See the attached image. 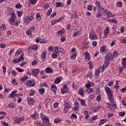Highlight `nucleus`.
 <instances>
[{
    "instance_id": "obj_6",
    "label": "nucleus",
    "mask_w": 126,
    "mask_h": 126,
    "mask_svg": "<svg viewBox=\"0 0 126 126\" xmlns=\"http://www.w3.org/2000/svg\"><path fill=\"white\" fill-rule=\"evenodd\" d=\"M90 39L91 40H96L97 39V36H96V34H95L94 32H92L90 33Z\"/></svg>"
},
{
    "instance_id": "obj_24",
    "label": "nucleus",
    "mask_w": 126,
    "mask_h": 126,
    "mask_svg": "<svg viewBox=\"0 0 126 126\" xmlns=\"http://www.w3.org/2000/svg\"><path fill=\"white\" fill-rule=\"evenodd\" d=\"M78 101H80L81 105H82V106H86V104L85 103V100L81 99L80 98H78Z\"/></svg>"
},
{
    "instance_id": "obj_42",
    "label": "nucleus",
    "mask_w": 126,
    "mask_h": 126,
    "mask_svg": "<svg viewBox=\"0 0 126 126\" xmlns=\"http://www.w3.org/2000/svg\"><path fill=\"white\" fill-rule=\"evenodd\" d=\"M30 95L31 96H34V95H35V91H34L33 90H31V93L30 94Z\"/></svg>"
},
{
    "instance_id": "obj_13",
    "label": "nucleus",
    "mask_w": 126,
    "mask_h": 126,
    "mask_svg": "<svg viewBox=\"0 0 126 126\" xmlns=\"http://www.w3.org/2000/svg\"><path fill=\"white\" fill-rule=\"evenodd\" d=\"M27 100H28V104L30 106H32V105H34V99L33 98L29 97L27 98Z\"/></svg>"
},
{
    "instance_id": "obj_64",
    "label": "nucleus",
    "mask_w": 126,
    "mask_h": 126,
    "mask_svg": "<svg viewBox=\"0 0 126 126\" xmlns=\"http://www.w3.org/2000/svg\"><path fill=\"white\" fill-rule=\"evenodd\" d=\"M115 125L116 126H123V125H122V124H120L119 123H115Z\"/></svg>"
},
{
    "instance_id": "obj_20",
    "label": "nucleus",
    "mask_w": 126,
    "mask_h": 126,
    "mask_svg": "<svg viewBox=\"0 0 126 126\" xmlns=\"http://www.w3.org/2000/svg\"><path fill=\"white\" fill-rule=\"evenodd\" d=\"M24 54L22 53L20 55V58H19V59H18L17 60L18 63H19L20 62H21L22 61H24Z\"/></svg>"
},
{
    "instance_id": "obj_9",
    "label": "nucleus",
    "mask_w": 126,
    "mask_h": 126,
    "mask_svg": "<svg viewBox=\"0 0 126 126\" xmlns=\"http://www.w3.org/2000/svg\"><path fill=\"white\" fill-rule=\"evenodd\" d=\"M39 72L40 70H39V69H35L32 71V74L33 76H37V75L39 74Z\"/></svg>"
},
{
    "instance_id": "obj_51",
    "label": "nucleus",
    "mask_w": 126,
    "mask_h": 126,
    "mask_svg": "<svg viewBox=\"0 0 126 126\" xmlns=\"http://www.w3.org/2000/svg\"><path fill=\"white\" fill-rule=\"evenodd\" d=\"M92 111L94 113H95V112H98V110L97 109L96 107H93L92 108Z\"/></svg>"
},
{
    "instance_id": "obj_14",
    "label": "nucleus",
    "mask_w": 126,
    "mask_h": 126,
    "mask_svg": "<svg viewBox=\"0 0 126 126\" xmlns=\"http://www.w3.org/2000/svg\"><path fill=\"white\" fill-rule=\"evenodd\" d=\"M43 124H45L47 126H51V124L49 123V118L48 117L43 120Z\"/></svg>"
},
{
    "instance_id": "obj_31",
    "label": "nucleus",
    "mask_w": 126,
    "mask_h": 126,
    "mask_svg": "<svg viewBox=\"0 0 126 126\" xmlns=\"http://www.w3.org/2000/svg\"><path fill=\"white\" fill-rule=\"evenodd\" d=\"M51 89L52 91L54 92V93H56V92H57V87H56V85H53L51 86Z\"/></svg>"
},
{
    "instance_id": "obj_21",
    "label": "nucleus",
    "mask_w": 126,
    "mask_h": 126,
    "mask_svg": "<svg viewBox=\"0 0 126 126\" xmlns=\"http://www.w3.org/2000/svg\"><path fill=\"white\" fill-rule=\"evenodd\" d=\"M85 59H86V60H88V61H90V56L89 52H86L85 53Z\"/></svg>"
},
{
    "instance_id": "obj_27",
    "label": "nucleus",
    "mask_w": 126,
    "mask_h": 126,
    "mask_svg": "<svg viewBox=\"0 0 126 126\" xmlns=\"http://www.w3.org/2000/svg\"><path fill=\"white\" fill-rule=\"evenodd\" d=\"M63 34H64V30H60L57 32V35H59V36H63Z\"/></svg>"
},
{
    "instance_id": "obj_15",
    "label": "nucleus",
    "mask_w": 126,
    "mask_h": 126,
    "mask_svg": "<svg viewBox=\"0 0 126 126\" xmlns=\"http://www.w3.org/2000/svg\"><path fill=\"white\" fill-rule=\"evenodd\" d=\"M16 97H18V94H14L13 92L8 95V98H16Z\"/></svg>"
},
{
    "instance_id": "obj_62",
    "label": "nucleus",
    "mask_w": 126,
    "mask_h": 126,
    "mask_svg": "<svg viewBox=\"0 0 126 126\" xmlns=\"http://www.w3.org/2000/svg\"><path fill=\"white\" fill-rule=\"evenodd\" d=\"M93 47H96L97 46V42L96 41L93 42Z\"/></svg>"
},
{
    "instance_id": "obj_44",
    "label": "nucleus",
    "mask_w": 126,
    "mask_h": 126,
    "mask_svg": "<svg viewBox=\"0 0 126 126\" xmlns=\"http://www.w3.org/2000/svg\"><path fill=\"white\" fill-rule=\"evenodd\" d=\"M17 14H18V17H20L22 15V12H20L19 11H17Z\"/></svg>"
},
{
    "instance_id": "obj_28",
    "label": "nucleus",
    "mask_w": 126,
    "mask_h": 126,
    "mask_svg": "<svg viewBox=\"0 0 126 126\" xmlns=\"http://www.w3.org/2000/svg\"><path fill=\"white\" fill-rule=\"evenodd\" d=\"M22 96V94H18V96H17L18 103H21V101H22V98H21Z\"/></svg>"
},
{
    "instance_id": "obj_36",
    "label": "nucleus",
    "mask_w": 126,
    "mask_h": 126,
    "mask_svg": "<svg viewBox=\"0 0 126 126\" xmlns=\"http://www.w3.org/2000/svg\"><path fill=\"white\" fill-rule=\"evenodd\" d=\"M31 33H32V31L31 30H28L26 32V33L28 36H31Z\"/></svg>"
},
{
    "instance_id": "obj_60",
    "label": "nucleus",
    "mask_w": 126,
    "mask_h": 126,
    "mask_svg": "<svg viewBox=\"0 0 126 126\" xmlns=\"http://www.w3.org/2000/svg\"><path fill=\"white\" fill-rule=\"evenodd\" d=\"M88 63L89 64L90 68H91V69L93 68V64H92V63L90 62Z\"/></svg>"
},
{
    "instance_id": "obj_40",
    "label": "nucleus",
    "mask_w": 126,
    "mask_h": 126,
    "mask_svg": "<svg viewBox=\"0 0 126 126\" xmlns=\"http://www.w3.org/2000/svg\"><path fill=\"white\" fill-rule=\"evenodd\" d=\"M38 117V114L37 113H35L34 114L32 115V118H34V119H37Z\"/></svg>"
},
{
    "instance_id": "obj_50",
    "label": "nucleus",
    "mask_w": 126,
    "mask_h": 126,
    "mask_svg": "<svg viewBox=\"0 0 126 126\" xmlns=\"http://www.w3.org/2000/svg\"><path fill=\"white\" fill-rule=\"evenodd\" d=\"M96 100H97L98 102L101 101V95H98L96 97Z\"/></svg>"
},
{
    "instance_id": "obj_10",
    "label": "nucleus",
    "mask_w": 126,
    "mask_h": 126,
    "mask_svg": "<svg viewBox=\"0 0 126 126\" xmlns=\"http://www.w3.org/2000/svg\"><path fill=\"white\" fill-rule=\"evenodd\" d=\"M103 12H104V13L106 14V15L108 16V17H114V16H115V15L112 14V12H111L109 11L104 10Z\"/></svg>"
},
{
    "instance_id": "obj_53",
    "label": "nucleus",
    "mask_w": 126,
    "mask_h": 126,
    "mask_svg": "<svg viewBox=\"0 0 126 126\" xmlns=\"http://www.w3.org/2000/svg\"><path fill=\"white\" fill-rule=\"evenodd\" d=\"M125 115H126V112H122L120 113L119 116H120V117H124V116H125Z\"/></svg>"
},
{
    "instance_id": "obj_26",
    "label": "nucleus",
    "mask_w": 126,
    "mask_h": 126,
    "mask_svg": "<svg viewBox=\"0 0 126 126\" xmlns=\"http://www.w3.org/2000/svg\"><path fill=\"white\" fill-rule=\"evenodd\" d=\"M22 53V49H19L15 53V56L18 57L19 54Z\"/></svg>"
},
{
    "instance_id": "obj_37",
    "label": "nucleus",
    "mask_w": 126,
    "mask_h": 126,
    "mask_svg": "<svg viewBox=\"0 0 126 126\" xmlns=\"http://www.w3.org/2000/svg\"><path fill=\"white\" fill-rule=\"evenodd\" d=\"M0 29H1V30H5L6 29V27H5V25L4 24H2L0 26Z\"/></svg>"
},
{
    "instance_id": "obj_56",
    "label": "nucleus",
    "mask_w": 126,
    "mask_h": 126,
    "mask_svg": "<svg viewBox=\"0 0 126 126\" xmlns=\"http://www.w3.org/2000/svg\"><path fill=\"white\" fill-rule=\"evenodd\" d=\"M58 57V54H53L52 55V58H53V59H56V58H57Z\"/></svg>"
},
{
    "instance_id": "obj_52",
    "label": "nucleus",
    "mask_w": 126,
    "mask_h": 126,
    "mask_svg": "<svg viewBox=\"0 0 126 126\" xmlns=\"http://www.w3.org/2000/svg\"><path fill=\"white\" fill-rule=\"evenodd\" d=\"M11 83L14 84V85H17V82L15 80H12L11 81Z\"/></svg>"
},
{
    "instance_id": "obj_7",
    "label": "nucleus",
    "mask_w": 126,
    "mask_h": 126,
    "mask_svg": "<svg viewBox=\"0 0 126 126\" xmlns=\"http://www.w3.org/2000/svg\"><path fill=\"white\" fill-rule=\"evenodd\" d=\"M67 91H68V89H67V85H64L63 86V88L61 89V93H62V94H64V93H67Z\"/></svg>"
},
{
    "instance_id": "obj_3",
    "label": "nucleus",
    "mask_w": 126,
    "mask_h": 126,
    "mask_svg": "<svg viewBox=\"0 0 126 126\" xmlns=\"http://www.w3.org/2000/svg\"><path fill=\"white\" fill-rule=\"evenodd\" d=\"M10 11L9 12L10 15H12L9 20V23H13L14 21H15V19H16V15H15V13L13 12V9L12 8H10Z\"/></svg>"
},
{
    "instance_id": "obj_54",
    "label": "nucleus",
    "mask_w": 126,
    "mask_h": 126,
    "mask_svg": "<svg viewBox=\"0 0 126 126\" xmlns=\"http://www.w3.org/2000/svg\"><path fill=\"white\" fill-rule=\"evenodd\" d=\"M79 94L81 95V96H83V90L82 89L79 90Z\"/></svg>"
},
{
    "instance_id": "obj_63",
    "label": "nucleus",
    "mask_w": 126,
    "mask_h": 126,
    "mask_svg": "<svg viewBox=\"0 0 126 126\" xmlns=\"http://www.w3.org/2000/svg\"><path fill=\"white\" fill-rule=\"evenodd\" d=\"M126 87H125L124 88L121 89V92H122V93L126 92Z\"/></svg>"
},
{
    "instance_id": "obj_17",
    "label": "nucleus",
    "mask_w": 126,
    "mask_h": 126,
    "mask_svg": "<svg viewBox=\"0 0 126 126\" xmlns=\"http://www.w3.org/2000/svg\"><path fill=\"white\" fill-rule=\"evenodd\" d=\"M54 50L55 53H56V54H60L62 50V48L59 47H54Z\"/></svg>"
},
{
    "instance_id": "obj_48",
    "label": "nucleus",
    "mask_w": 126,
    "mask_h": 126,
    "mask_svg": "<svg viewBox=\"0 0 126 126\" xmlns=\"http://www.w3.org/2000/svg\"><path fill=\"white\" fill-rule=\"evenodd\" d=\"M40 118H41V119H42V120H44V119H46L47 117V116H45V115H44L43 114L41 113L40 114Z\"/></svg>"
},
{
    "instance_id": "obj_23",
    "label": "nucleus",
    "mask_w": 126,
    "mask_h": 126,
    "mask_svg": "<svg viewBox=\"0 0 126 126\" xmlns=\"http://www.w3.org/2000/svg\"><path fill=\"white\" fill-rule=\"evenodd\" d=\"M84 49H88V47L89 45H88V41L87 40H85V42L84 43Z\"/></svg>"
},
{
    "instance_id": "obj_55",
    "label": "nucleus",
    "mask_w": 126,
    "mask_h": 126,
    "mask_svg": "<svg viewBox=\"0 0 126 126\" xmlns=\"http://www.w3.org/2000/svg\"><path fill=\"white\" fill-rule=\"evenodd\" d=\"M32 50H37L38 47H37V45H33L32 46Z\"/></svg>"
},
{
    "instance_id": "obj_34",
    "label": "nucleus",
    "mask_w": 126,
    "mask_h": 126,
    "mask_svg": "<svg viewBox=\"0 0 126 126\" xmlns=\"http://www.w3.org/2000/svg\"><path fill=\"white\" fill-rule=\"evenodd\" d=\"M77 55V54L74 53L71 56V58L72 59V61H74L75 60V58H76V56Z\"/></svg>"
},
{
    "instance_id": "obj_39",
    "label": "nucleus",
    "mask_w": 126,
    "mask_h": 126,
    "mask_svg": "<svg viewBox=\"0 0 126 126\" xmlns=\"http://www.w3.org/2000/svg\"><path fill=\"white\" fill-rule=\"evenodd\" d=\"M18 21H16L15 22H13V23H10L12 25H15V26H18Z\"/></svg>"
},
{
    "instance_id": "obj_38",
    "label": "nucleus",
    "mask_w": 126,
    "mask_h": 126,
    "mask_svg": "<svg viewBox=\"0 0 126 126\" xmlns=\"http://www.w3.org/2000/svg\"><path fill=\"white\" fill-rule=\"evenodd\" d=\"M113 56L115 58H117V57L119 56V54L118 53V52L117 51H115L113 52Z\"/></svg>"
},
{
    "instance_id": "obj_4",
    "label": "nucleus",
    "mask_w": 126,
    "mask_h": 126,
    "mask_svg": "<svg viewBox=\"0 0 126 126\" xmlns=\"http://www.w3.org/2000/svg\"><path fill=\"white\" fill-rule=\"evenodd\" d=\"M33 19H34V16H33V15H31L30 16L25 17L24 21L26 25H28V24H29V22H30V21H32Z\"/></svg>"
},
{
    "instance_id": "obj_1",
    "label": "nucleus",
    "mask_w": 126,
    "mask_h": 126,
    "mask_svg": "<svg viewBox=\"0 0 126 126\" xmlns=\"http://www.w3.org/2000/svg\"><path fill=\"white\" fill-rule=\"evenodd\" d=\"M114 61V56L112 55V53H108L106 54L105 57V63L106 64L105 66V64L104 66H102L100 68L101 70H104L105 69V67H107V65L110 64V62H113Z\"/></svg>"
},
{
    "instance_id": "obj_32",
    "label": "nucleus",
    "mask_w": 126,
    "mask_h": 126,
    "mask_svg": "<svg viewBox=\"0 0 126 126\" xmlns=\"http://www.w3.org/2000/svg\"><path fill=\"white\" fill-rule=\"evenodd\" d=\"M93 91V89L92 88H89V89H86L85 91V92L86 93H91Z\"/></svg>"
},
{
    "instance_id": "obj_49",
    "label": "nucleus",
    "mask_w": 126,
    "mask_h": 126,
    "mask_svg": "<svg viewBox=\"0 0 126 126\" xmlns=\"http://www.w3.org/2000/svg\"><path fill=\"white\" fill-rule=\"evenodd\" d=\"M61 40L62 42H64L65 41V36H61Z\"/></svg>"
},
{
    "instance_id": "obj_29",
    "label": "nucleus",
    "mask_w": 126,
    "mask_h": 126,
    "mask_svg": "<svg viewBox=\"0 0 126 126\" xmlns=\"http://www.w3.org/2000/svg\"><path fill=\"white\" fill-rule=\"evenodd\" d=\"M38 92L40 95H43L45 93V89H39L38 90Z\"/></svg>"
},
{
    "instance_id": "obj_19",
    "label": "nucleus",
    "mask_w": 126,
    "mask_h": 126,
    "mask_svg": "<svg viewBox=\"0 0 126 126\" xmlns=\"http://www.w3.org/2000/svg\"><path fill=\"white\" fill-rule=\"evenodd\" d=\"M95 5L98 6V10H100V9H101V10H102V9H104V8L101 7V3L98 1H95Z\"/></svg>"
},
{
    "instance_id": "obj_30",
    "label": "nucleus",
    "mask_w": 126,
    "mask_h": 126,
    "mask_svg": "<svg viewBox=\"0 0 126 126\" xmlns=\"http://www.w3.org/2000/svg\"><path fill=\"white\" fill-rule=\"evenodd\" d=\"M107 122V120L106 119H102L100 121L98 125L99 126H102V125H103V124H105Z\"/></svg>"
},
{
    "instance_id": "obj_43",
    "label": "nucleus",
    "mask_w": 126,
    "mask_h": 126,
    "mask_svg": "<svg viewBox=\"0 0 126 126\" xmlns=\"http://www.w3.org/2000/svg\"><path fill=\"white\" fill-rule=\"evenodd\" d=\"M30 2L32 3V4H36L37 0H30Z\"/></svg>"
},
{
    "instance_id": "obj_8",
    "label": "nucleus",
    "mask_w": 126,
    "mask_h": 126,
    "mask_svg": "<svg viewBox=\"0 0 126 126\" xmlns=\"http://www.w3.org/2000/svg\"><path fill=\"white\" fill-rule=\"evenodd\" d=\"M47 73H53L54 72V69L51 67H47L44 70Z\"/></svg>"
},
{
    "instance_id": "obj_41",
    "label": "nucleus",
    "mask_w": 126,
    "mask_h": 126,
    "mask_svg": "<svg viewBox=\"0 0 126 126\" xmlns=\"http://www.w3.org/2000/svg\"><path fill=\"white\" fill-rule=\"evenodd\" d=\"M28 79V76H24L22 79L21 80L22 81H25Z\"/></svg>"
},
{
    "instance_id": "obj_22",
    "label": "nucleus",
    "mask_w": 126,
    "mask_h": 126,
    "mask_svg": "<svg viewBox=\"0 0 126 126\" xmlns=\"http://www.w3.org/2000/svg\"><path fill=\"white\" fill-rule=\"evenodd\" d=\"M64 108H66V109H68L69 110V109H70V108H71V105H70V104H69V103L66 102L64 104Z\"/></svg>"
},
{
    "instance_id": "obj_5",
    "label": "nucleus",
    "mask_w": 126,
    "mask_h": 126,
    "mask_svg": "<svg viewBox=\"0 0 126 126\" xmlns=\"http://www.w3.org/2000/svg\"><path fill=\"white\" fill-rule=\"evenodd\" d=\"M124 68H126V58H124L123 59V63H122V66L120 67V72H122L123 71V69Z\"/></svg>"
},
{
    "instance_id": "obj_16",
    "label": "nucleus",
    "mask_w": 126,
    "mask_h": 126,
    "mask_svg": "<svg viewBox=\"0 0 126 126\" xmlns=\"http://www.w3.org/2000/svg\"><path fill=\"white\" fill-rule=\"evenodd\" d=\"M47 54V51L45 50L43 51L42 54H41V59L42 60V62H44L45 60L46 59V55Z\"/></svg>"
},
{
    "instance_id": "obj_61",
    "label": "nucleus",
    "mask_w": 126,
    "mask_h": 126,
    "mask_svg": "<svg viewBox=\"0 0 126 126\" xmlns=\"http://www.w3.org/2000/svg\"><path fill=\"white\" fill-rule=\"evenodd\" d=\"M49 51H52V52H55V49H54V48L52 46L49 47Z\"/></svg>"
},
{
    "instance_id": "obj_18",
    "label": "nucleus",
    "mask_w": 126,
    "mask_h": 126,
    "mask_svg": "<svg viewBox=\"0 0 126 126\" xmlns=\"http://www.w3.org/2000/svg\"><path fill=\"white\" fill-rule=\"evenodd\" d=\"M23 119L21 117H17L16 118L15 122L16 124H20V123L22 122Z\"/></svg>"
},
{
    "instance_id": "obj_11",
    "label": "nucleus",
    "mask_w": 126,
    "mask_h": 126,
    "mask_svg": "<svg viewBox=\"0 0 126 126\" xmlns=\"http://www.w3.org/2000/svg\"><path fill=\"white\" fill-rule=\"evenodd\" d=\"M27 85H29L30 87H34V86H35V82L31 80L27 81Z\"/></svg>"
},
{
    "instance_id": "obj_33",
    "label": "nucleus",
    "mask_w": 126,
    "mask_h": 126,
    "mask_svg": "<svg viewBox=\"0 0 126 126\" xmlns=\"http://www.w3.org/2000/svg\"><path fill=\"white\" fill-rule=\"evenodd\" d=\"M108 22H110V23H113L114 24H118V22L116 20L113 19L108 20Z\"/></svg>"
},
{
    "instance_id": "obj_46",
    "label": "nucleus",
    "mask_w": 126,
    "mask_h": 126,
    "mask_svg": "<svg viewBox=\"0 0 126 126\" xmlns=\"http://www.w3.org/2000/svg\"><path fill=\"white\" fill-rule=\"evenodd\" d=\"M104 51H105V46H102L101 47H100V53H104Z\"/></svg>"
},
{
    "instance_id": "obj_59",
    "label": "nucleus",
    "mask_w": 126,
    "mask_h": 126,
    "mask_svg": "<svg viewBox=\"0 0 126 126\" xmlns=\"http://www.w3.org/2000/svg\"><path fill=\"white\" fill-rule=\"evenodd\" d=\"M58 22V21L57 20H54L52 22H51V25H55Z\"/></svg>"
},
{
    "instance_id": "obj_57",
    "label": "nucleus",
    "mask_w": 126,
    "mask_h": 126,
    "mask_svg": "<svg viewBox=\"0 0 126 126\" xmlns=\"http://www.w3.org/2000/svg\"><path fill=\"white\" fill-rule=\"evenodd\" d=\"M99 74H100V69L99 70L97 69L95 72V75H99Z\"/></svg>"
},
{
    "instance_id": "obj_2",
    "label": "nucleus",
    "mask_w": 126,
    "mask_h": 126,
    "mask_svg": "<svg viewBox=\"0 0 126 126\" xmlns=\"http://www.w3.org/2000/svg\"><path fill=\"white\" fill-rule=\"evenodd\" d=\"M105 92H106V94L108 95V99L109 101L111 102V103H112V104L114 103V97H113V91H112V90L110 89V88L108 87H106L105 88Z\"/></svg>"
},
{
    "instance_id": "obj_25",
    "label": "nucleus",
    "mask_w": 126,
    "mask_h": 126,
    "mask_svg": "<svg viewBox=\"0 0 126 126\" xmlns=\"http://www.w3.org/2000/svg\"><path fill=\"white\" fill-rule=\"evenodd\" d=\"M62 81V80H61V78H56L54 81V84H59L60 82Z\"/></svg>"
},
{
    "instance_id": "obj_45",
    "label": "nucleus",
    "mask_w": 126,
    "mask_h": 126,
    "mask_svg": "<svg viewBox=\"0 0 126 126\" xmlns=\"http://www.w3.org/2000/svg\"><path fill=\"white\" fill-rule=\"evenodd\" d=\"M1 124H2V126H9V125H8V124L5 123V122H4V121H2V122H1Z\"/></svg>"
},
{
    "instance_id": "obj_35",
    "label": "nucleus",
    "mask_w": 126,
    "mask_h": 126,
    "mask_svg": "<svg viewBox=\"0 0 126 126\" xmlns=\"http://www.w3.org/2000/svg\"><path fill=\"white\" fill-rule=\"evenodd\" d=\"M52 13V8H50L48 11H47L46 14L47 16H50Z\"/></svg>"
},
{
    "instance_id": "obj_47",
    "label": "nucleus",
    "mask_w": 126,
    "mask_h": 126,
    "mask_svg": "<svg viewBox=\"0 0 126 126\" xmlns=\"http://www.w3.org/2000/svg\"><path fill=\"white\" fill-rule=\"evenodd\" d=\"M105 32H104V35H107V34H108L109 32V28H105Z\"/></svg>"
},
{
    "instance_id": "obj_12",
    "label": "nucleus",
    "mask_w": 126,
    "mask_h": 126,
    "mask_svg": "<svg viewBox=\"0 0 126 126\" xmlns=\"http://www.w3.org/2000/svg\"><path fill=\"white\" fill-rule=\"evenodd\" d=\"M108 105L109 106L110 109L112 110V111H114V110H116V109H117V106L116 105V104H114V102L111 103V104L108 103Z\"/></svg>"
},
{
    "instance_id": "obj_58",
    "label": "nucleus",
    "mask_w": 126,
    "mask_h": 126,
    "mask_svg": "<svg viewBox=\"0 0 126 126\" xmlns=\"http://www.w3.org/2000/svg\"><path fill=\"white\" fill-rule=\"evenodd\" d=\"M117 6H119L120 7H121V6H122V5H123L122 2H117Z\"/></svg>"
}]
</instances>
